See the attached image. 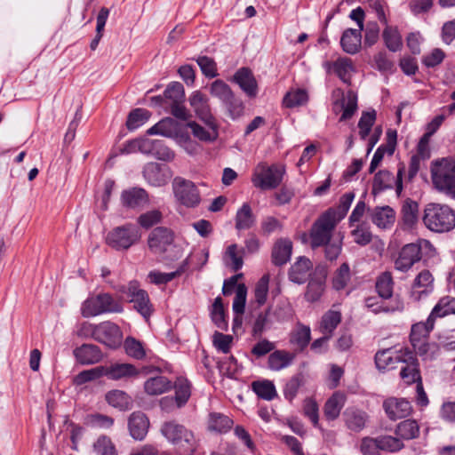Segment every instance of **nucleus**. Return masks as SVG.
<instances>
[{"label": "nucleus", "mask_w": 455, "mask_h": 455, "mask_svg": "<svg viewBox=\"0 0 455 455\" xmlns=\"http://www.w3.org/2000/svg\"><path fill=\"white\" fill-rule=\"evenodd\" d=\"M101 377H103L102 366H98L89 370H84L78 373L74 378V384L76 386H81L86 382L95 380Z\"/></svg>", "instance_id": "e2e57ef3"}, {"label": "nucleus", "mask_w": 455, "mask_h": 455, "mask_svg": "<svg viewBox=\"0 0 455 455\" xmlns=\"http://www.w3.org/2000/svg\"><path fill=\"white\" fill-rule=\"evenodd\" d=\"M243 249H238L237 244H230L225 252V259H229L230 262L228 264L232 267L234 271H237L242 268Z\"/></svg>", "instance_id": "13d9d810"}, {"label": "nucleus", "mask_w": 455, "mask_h": 455, "mask_svg": "<svg viewBox=\"0 0 455 455\" xmlns=\"http://www.w3.org/2000/svg\"><path fill=\"white\" fill-rule=\"evenodd\" d=\"M292 243L289 239L277 240L272 249V262L275 266H283L286 264L291 255Z\"/></svg>", "instance_id": "473e14b6"}, {"label": "nucleus", "mask_w": 455, "mask_h": 455, "mask_svg": "<svg viewBox=\"0 0 455 455\" xmlns=\"http://www.w3.org/2000/svg\"><path fill=\"white\" fill-rule=\"evenodd\" d=\"M432 250V243L426 239H419L416 243L405 244L395 260V269L401 272H407L415 263L421 259L423 251Z\"/></svg>", "instance_id": "39448f33"}, {"label": "nucleus", "mask_w": 455, "mask_h": 455, "mask_svg": "<svg viewBox=\"0 0 455 455\" xmlns=\"http://www.w3.org/2000/svg\"><path fill=\"white\" fill-rule=\"evenodd\" d=\"M233 80L239 85V87L248 97L254 98L257 96L258 84L250 68H239L235 73Z\"/></svg>", "instance_id": "a878e982"}, {"label": "nucleus", "mask_w": 455, "mask_h": 455, "mask_svg": "<svg viewBox=\"0 0 455 455\" xmlns=\"http://www.w3.org/2000/svg\"><path fill=\"white\" fill-rule=\"evenodd\" d=\"M235 221V226L237 230H246L254 226L256 218L248 204H243L242 207L238 209Z\"/></svg>", "instance_id": "58836bf2"}, {"label": "nucleus", "mask_w": 455, "mask_h": 455, "mask_svg": "<svg viewBox=\"0 0 455 455\" xmlns=\"http://www.w3.org/2000/svg\"><path fill=\"white\" fill-rule=\"evenodd\" d=\"M188 100L196 116L208 127L215 130L216 122L212 114L208 98L201 92L196 91L190 95Z\"/></svg>", "instance_id": "a211bd4d"}, {"label": "nucleus", "mask_w": 455, "mask_h": 455, "mask_svg": "<svg viewBox=\"0 0 455 455\" xmlns=\"http://www.w3.org/2000/svg\"><path fill=\"white\" fill-rule=\"evenodd\" d=\"M394 176L388 171H379L374 176L372 190L374 193L381 192L392 188Z\"/></svg>", "instance_id": "bf43d9fd"}, {"label": "nucleus", "mask_w": 455, "mask_h": 455, "mask_svg": "<svg viewBox=\"0 0 455 455\" xmlns=\"http://www.w3.org/2000/svg\"><path fill=\"white\" fill-rule=\"evenodd\" d=\"M455 314V298L445 296L439 299L432 309L430 315L434 320L437 317H444Z\"/></svg>", "instance_id": "a18cd8bd"}, {"label": "nucleus", "mask_w": 455, "mask_h": 455, "mask_svg": "<svg viewBox=\"0 0 455 455\" xmlns=\"http://www.w3.org/2000/svg\"><path fill=\"white\" fill-rule=\"evenodd\" d=\"M124 346L126 354L131 357L140 360L146 356V352L142 343L134 338H126Z\"/></svg>", "instance_id": "052dcab7"}, {"label": "nucleus", "mask_w": 455, "mask_h": 455, "mask_svg": "<svg viewBox=\"0 0 455 455\" xmlns=\"http://www.w3.org/2000/svg\"><path fill=\"white\" fill-rule=\"evenodd\" d=\"M435 289V279L429 270H422L413 280L410 291V298L413 301H420L427 298Z\"/></svg>", "instance_id": "2eb2a0df"}, {"label": "nucleus", "mask_w": 455, "mask_h": 455, "mask_svg": "<svg viewBox=\"0 0 455 455\" xmlns=\"http://www.w3.org/2000/svg\"><path fill=\"white\" fill-rule=\"evenodd\" d=\"M346 395L341 392H335L324 404V416L328 420L336 419L345 405Z\"/></svg>", "instance_id": "c9c22d12"}, {"label": "nucleus", "mask_w": 455, "mask_h": 455, "mask_svg": "<svg viewBox=\"0 0 455 455\" xmlns=\"http://www.w3.org/2000/svg\"><path fill=\"white\" fill-rule=\"evenodd\" d=\"M212 319L218 328L225 330L227 322L225 320L224 307L220 297L215 299L211 312Z\"/></svg>", "instance_id": "69168bd1"}, {"label": "nucleus", "mask_w": 455, "mask_h": 455, "mask_svg": "<svg viewBox=\"0 0 455 455\" xmlns=\"http://www.w3.org/2000/svg\"><path fill=\"white\" fill-rule=\"evenodd\" d=\"M142 173L147 182L153 187H163L172 177V172L169 166L153 162L144 166Z\"/></svg>", "instance_id": "f3484780"}, {"label": "nucleus", "mask_w": 455, "mask_h": 455, "mask_svg": "<svg viewBox=\"0 0 455 455\" xmlns=\"http://www.w3.org/2000/svg\"><path fill=\"white\" fill-rule=\"evenodd\" d=\"M362 31L355 28L346 29L340 38L342 50L348 54H355L359 52L362 44Z\"/></svg>", "instance_id": "2f4dec72"}, {"label": "nucleus", "mask_w": 455, "mask_h": 455, "mask_svg": "<svg viewBox=\"0 0 455 455\" xmlns=\"http://www.w3.org/2000/svg\"><path fill=\"white\" fill-rule=\"evenodd\" d=\"M284 170L282 166L264 163L259 164L252 174L251 181L256 188L263 190L277 188L283 180Z\"/></svg>", "instance_id": "423d86ee"}, {"label": "nucleus", "mask_w": 455, "mask_h": 455, "mask_svg": "<svg viewBox=\"0 0 455 455\" xmlns=\"http://www.w3.org/2000/svg\"><path fill=\"white\" fill-rule=\"evenodd\" d=\"M378 443L379 451L388 453L398 452L404 447L403 441L398 436L395 437L389 435H379Z\"/></svg>", "instance_id": "de8ad7c7"}, {"label": "nucleus", "mask_w": 455, "mask_h": 455, "mask_svg": "<svg viewBox=\"0 0 455 455\" xmlns=\"http://www.w3.org/2000/svg\"><path fill=\"white\" fill-rule=\"evenodd\" d=\"M223 104L228 116L232 119L235 120L243 116L244 110L243 103L240 99L236 98L234 93L232 94V97L228 98V100L224 101Z\"/></svg>", "instance_id": "774afa93"}, {"label": "nucleus", "mask_w": 455, "mask_h": 455, "mask_svg": "<svg viewBox=\"0 0 455 455\" xmlns=\"http://www.w3.org/2000/svg\"><path fill=\"white\" fill-rule=\"evenodd\" d=\"M128 427L131 435L134 439L142 440L146 436L149 427L148 419L141 411L132 412L129 417Z\"/></svg>", "instance_id": "cd10ccee"}, {"label": "nucleus", "mask_w": 455, "mask_h": 455, "mask_svg": "<svg viewBox=\"0 0 455 455\" xmlns=\"http://www.w3.org/2000/svg\"><path fill=\"white\" fill-rule=\"evenodd\" d=\"M422 221L431 232H450L455 228V210L445 204L429 203L425 206Z\"/></svg>", "instance_id": "f257e3e1"}, {"label": "nucleus", "mask_w": 455, "mask_h": 455, "mask_svg": "<svg viewBox=\"0 0 455 455\" xmlns=\"http://www.w3.org/2000/svg\"><path fill=\"white\" fill-rule=\"evenodd\" d=\"M409 349H392L387 348L379 351L375 355V364L379 370L395 369L403 362Z\"/></svg>", "instance_id": "412c9836"}, {"label": "nucleus", "mask_w": 455, "mask_h": 455, "mask_svg": "<svg viewBox=\"0 0 455 455\" xmlns=\"http://www.w3.org/2000/svg\"><path fill=\"white\" fill-rule=\"evenodd\" d=\"M162 435L172 443L180 455H192L196 449L194 434L175 421H168L161 427Z\"/></svg>", "instance_id": "7ed1b4c3"}, {"label": "nucleus", "mask_w": 455, "mask_h": 455, "mask_svg": "<svg viewBox=\"0 0 455 455\" xmlns=\"http://www.w3.org/2000/svg\"><path fill=\"white\" fill-rule=\"evenodd\" d=\"M308 100V95L304 89H295L288 92L283 97V105L286 108H295L304 105Z\"/></svg>", "instance_id": "09e8293b"}, {"label": "nucleus", "mask_w": 455, "mask_h": 455, "mask_svg": "<svg viewBox=\"0 0 455 455\" xmlns=\"http://www.w3.org/2000/svg\"><path fill=\"white\" fill-rule=\"evenodd\" d=\"M341 322V314L337 310H329L323 316L320 323V331L323 335L331 337L334 330Z\"/></svg>", "instance_id": "ea45409f"}, {"label": "nucleus", "mask_w": 455, "mask_h": 455, "mask_svg": "<svg viewBox=\"0 0 455 455\" xmlns=\"http://www.w3.org/2000/svg\"><path fill=\"white\" fill-rule=\"evenodd\" d=\"M345 427L352 433H361L370 423V415L365 411L349 406L342 413Z\"/></svg>", "instance_id": "dca6fc26"}, {"label": "nucleus", "mask_w": 455, "mask_h": 455, "mask_svg": "<svg viewBox=\"0 0 455 455\" xmlns=\"http://www.w3.org/2000/svg\"><path fill=\"white\" fill-rule=\"evenodd\" d=\"M84 423L86 426L92 428H110L114 424L113 418L100 414V413H92L86 416L84 419Z\"/></svg>", "instance_id": "5fc2aeb1"}, {"label": "nucleus", "mask_w": 455, "mask_h": 455, "mask_svg": "<svg viewBox=\"0 0 455 455\" xmlns=\"http://www.w3.org/2000/svg\"><path fill=\"white\" fill-rule=\"evenodd\" d=\"M312 267V262L307 258L299 257L290 268V280L299 284L304 283L309 276Z\"/></svg>", "instance_id": "7c9ffc66"}, {"label": "nucleus", "mask_w": 455, "mask_h": 455, "mask_svg": "<svg viewBox=\"0 0 455 455\" xmlns=\"http://www.w3.org/2000/svg\"><path fill=\"white\" fill-rule=\"evenodd\" d=\"M351 278L350 268L348 264L343 263L341 266L336 270L333 278H332V286L335 290L340 291L343 290L347 283H349Z\"/></svg>", "instance_id": "4d7b16f0"}, {"label": "nucleus", "mask_w": 455, "mask_h": 455, "mask_svg": "<svg viewBox=\"0 0 455 455\" xmlns=\"http://www.w3.org/2000/svg\"><path fill=\"white\" fill-rule=\"evenodd\" d=\"M74 355L76 361L84 365L97 363L103 357L100 347L93 344H84L76 347L74 350Z\"/></svg>", "instance_id": "bb28decb"}, {"label": "nucleus", "mask_w": 455, "mask_h": 455, "mask_svg": "<svg viewBox=\"0 0 455 455\" xmlns=\"http://www.w3.org/2000/svg\"><path fill=\"white\" fill-rule=\"evenodd\" d=\"M123 311L122 303L106 292L87 298L81 306V314L86 318L106 313H122Z\"/></svg>", "instance_id": "20e7f679"}, {"label": "nucleus", "mask_w": 455, "mask_h": 455, "mask_svg": "<svg viewBox=\"0 0 455 455\" xmlns=\"http://www.w3.org/2000/svg\"><path fill=\"white\" fill-rule=\"evenodd\" d=\"M332 111L335 114L342 113L339 122L350 119L357 109V95L353 91L345 93L341 89H336L332 92Z\"/></svg>", "instance_id": "9b49d317"}, {"label": "nucleus", "mask_w": 455, "mask_h": 455, "mask_svg": "<svg viewBox=\"0 0 455 455\" xmlns=\"http://www.w3.org/2000/svg\"><path fill=\"white\" fill-rule=\"evenodd\" d=\"M94 340L104 344L109 348H116L122 343L123 332L115 323L104 321L97 324Z\"/></svg>", "instance_id": "ddd939ff"}, {"label": "nucleus", "mask_w": 455, "mask_h": 455, "mask_svg": "<svg viewBox=\"0 0 455 455\" xmlns=\"http://www.w3.org/2000/svg\"><path fill=\"white\" fill-rule=\"evenodd\" d=\"M121 202L126 208L140 209L149 204V196L144 188L134 187L122 192Z\"/></svg>", "instance_id": "b1692460"}, {"label": "nucleus", "mask_w": 455, "mask_h": 455, "mask_svg": "<svg viewBox=\"0 0 455 455\" xmlns=\"http://www.w3.org/2000/svg\"><path fill=\"white\" fill-rule=\"evenodd\" d=\"M251 386L256 395L264 400L270 401L276 396L275 385L269 380L254 381Z\"/></svg>", "instance_id": "603ef678"}, {"label": "nucleus", "mask_w": 455, "mask_h": 455, "mask_svg": "<svg viewBox=\"0 0 455 455\" xmlns=\"http://www.w3.org/2000/svg\"><path fill=\"white\" fill-rule=\"evenodd\" d=\"M247 297V287L244 283H239L235 290V296L233 301V311L235 315H242L244 313Z\"/></svg>", "instance_id": "680f3d73"}, {"label": "nucleus", "mask_w": 455, "mask_h": 455, "mask_svg": "<svg viewBox=\"0 0 455 455\" xmlns=\"http://www.w3.org/2000/svg\"><path fill=\"white\" fill-rule=\"evenodd\" d=\"M177 131L176 122L170 117L164 118L157 124L150 127L147 133L148 135H162L164 137H172Z\"/></svg>", "instance_id": "37998d69"}, {"label": "nucleus", "mask_w": 455, "mask_h": 455, "mask_svg": "<svg viewBox=\"0 0 455 455\" xmlns=\"http://www.w3.org/2000/svg\"><path fill=\"white\" fill-rule=\"evenodd\" d=\"M394 282L389 272L382 273L376 281V290L379 297L384 299L392 298Z\"/></svg>", "instance_id": "49530a36"}, {"label": "nucleus", "mask_w": 455, "mask_h": 455, "mask_svg": "<svg viewBox=\"0 0 455 455\" xmlns=\"http://www.w3.org/2000/svg\"><path fill=\"white\" fill-rule=\"evenodd\" d=\"M354 198V193H346L340 197L337 209L331 208L326 212H332L334 220L339 223L347 215Z\"/></svg>", "instance_id": "864d4df0"}, {"label": "nucleus", "mask_w": 455, "mask_h": 455, "mask_svg": "<svg viewBox=\"0 0 455 455\" xmlns=\"http://www.w3.org/2000/svg\"><path fill=\"white\" fill-rule=\"evenodd\" d=\"M400 377L408 385L422 381L419 361L411 350H408L406 356L400 363Z\"/></svg>", "instance_id": "aec40b11"}, {"label": "nucleus", "mask_w": 455, "mask_h": 455, "mask_svg": "<svg viewBox=\"0 0 455 455\" xmlns=\"http://www.w3.org/2000/svg\"><path fill=\"white\" fill-rule=\"evenodd\" d=\"M395 435L402 441L417 438L419 435V426L414 419L403 420L397 425Z\"/></svg>", "instance_id": "79ce46f5"}, {"label": "nucleus", "mask_w": 455, "mask_h": 455, "mask_svg": "<svg viewBox=\"0 0 455 455\" xmlns=\"http://www.w3.org/2000/svg\"><path fill=\"white\" fill-rule=\"evenodd\" d=\"M311 339V330L307 325L298 323L291 332L290 342L296 346L299 350L307 347Z\"/></svg>", "instance_id": "e433bc0d"}, {"label": "nucleus", "mask_w": 455, "mask_h": 455, "mask_svg": "<svg viewBox=\"0 0 455 455\" xmlns=\"http://www.w3.org/2000/svg\"><path fill=\"white\" fill-rule=\"evenodd\" d=\"M332 216V212H325L312 226L310 238L313 248L323 246L331 240L332 231L338 224Z\"/></svg>", "instance_id": "6e6552de"}, {"label": "nucleus", "mask_w": 455, "mask_h": 455, "mask_svg": "<svg viewBox=\"0 0 455 455\" xmlns=\"http://www.w3.org/2000/svg\"><path fill=\"white\" fill-rule=\"evenodd\" d=\"M102 371L103 376L111 380L127 379L140 374V371L133 364L127 363H112L102 365Z\"/></svg>", "instance_id": "4be33fe9"}, {"label": "nucleus", "mask_w": 455, "mask_h": 455, "mask_svg": "<svg viewBox=\"0 0 455 455\" xmlns=\"http://www.w3.org/2000/svg\"><path fill=\"white\" fill-rule=\"evenodd\" d=\"M323 66L328 73L333 72L345 84L350 83L351 74L355 69L351 59L339 57L335 61L323 62Z\"/></svg>", "instance_id": "393cba45"}, {"label": "nucleus", "mask_w": 455, "mask_h": 455, "mask_svg": "<svg viewBox=\"0 0 455 455\" xmlns=\"http://www.w3.org/2000/svg\"><path fill=\"white\" fill-rule=\"evenodd\" d=\"M150 117L148 110L144 108H135L128 116L126 121L127 129L130 131L136 130L143 125Z\"/></svg>", "instance_id": "3c124183"}, {"label": "nucleus", "mask_w": 455, "mask_h": 455, "mask_svg": "<svg viewBox=\"0 0 455 455\" xmlns=\"http://www.w3.org/2000/svg\"><path fill=\"white\" fill-rule=\"evenodd\" d=\"M139 228L132 224H125L112 229L107 235V243L116 250H127L140 239Z\"/></svg>", "instance_id": "0eeeda50"}, {"label": "nucleus", "mask_w": 455, "mask_h": 455, "mask_svg": "<svg viewBox=\"0 0 455 455\" xmlns=\"http://www.w3.org/2000/svg\"><path fill=\"white\" fill-rule=\"evenodd\" d=\"M382 36L387 48L391 52H397L403 46L402 36L396 27L385 25Z\"/></svg>", "instance_id": "c03bdc74"}, {"label": "nucleus", "mask_w": 455, "mask_h": 455, "mask_svg": "<svg viewBox=\"0 0 455 455\" xmlns=\"http://www.w3.org/2000/svg\"><path fill=\"white\" fill-rule=\"evenodd\" d=\"M107 403L120 411L129 410L132 406V398L122 390L114 389L106 394Z\"/></svg>", "instance_id": "4c0bfd02"}, {"label": "nucleus", "mask_w": 455, "mask_h": 455, "mask_svg": "<svg viewBox=\"0 0 455 455\" xmlns=\"http://www.w3.org/2000/svg\"><path fill=\"white\" fill-rule=\"evenodd\" d=\"M233 426V420L227 415L220 412H212L209 415L208 429L218 433H226Z\"/></svg>", "instance_id": "a19ab883"}, {"label": "nucleus", "mask_w": 455, "mask_h": 455, "mask_svg": "<svg viewBox=\"0 0 455 455\" xmlns=\"http://www.w3.org/2000/svg\"><path fill=\"white\" fill-rule=\"evenodd\" d=\"M172 387V383L165 376H156L148 379L144 383V390L148 395H159Z\"/></svg>", "instance_id": "f704fd0d"}, {"label": "nucleus", "mask_w": 455, "mask_h": 455, "mask_svg": "<svg viewBox=\"0 0 455 455\" xmlns=\"http://www.w3.org/2000/svg\"><path fill=\"white\" fill-rule=\"evenodd\" d=\"M383 409L392 420L405 418L411 412V403L404 398L389 397L383 402Z\"/></svg>", "instance_id": "5701e85b"}, {"label": "nucleus", "mask_w": 455, "mask_h": 455, "mask_svg": "<svg viewBox=\"0 0 455 455\" xmlns=\"http://www.w3.org/2000/svg\"><path fill=\"white\" fill-rule=\"evenodd\" d=\"M419 204L412 201L407 200L402 207L401 228L403 230H411L415 228L419 220Z\"/></svg>", "instance_id": "72a5a7b5"}, {"label": "nucleus", "mask_w": 455, "mask_h": 455, "mask_svg": "<svg viewBox=\"0 0 455 455\" xmlns=\"http://www.w3.org/2000/svg\"><path fill=\"white\" fill-rule=\"evenodd\" d=\"M118 291L126 294L129 302L133 303L134 308L146 319L152 314V305L148 292L140 288L137 281H131L127 285H122Z\"/></svg>", "instance_id": "1a4fd4ad"}, {"label": "nucleus", "mask_w": 455, "mask_h": 455, "mask_svg": "<svg viewBox=\"0 0 455 455\" xmlns=\"http://www.w3.org/2000/svg\"><path fill=\"white\" fill-rule=\"evenodd\" d=\"M173 387L175 389L174 397L165 396L160 401L162 409L167 411H172L174 406L177 409L183 407L191 395V385L189 381L183 377L176 379Z\"/></svg>", "instance_id": "f8f14e48"}, {"label": "nucleus", "mask_w": 455, "mask_h": 455, "mask_svg": "<svg viewBox=\"0 0 455 455\" xmlns=\"http://www.w3.org/2000/svg\"><path fill=\"white\" fill-rule=\"evenodd\" d=\"M174 235L172 230L166 228H155L148 236V244L150 251L155 254H163L173 243Z\"/></svg>", "instance_id": "6ab92c4d"}, {"label": "nucleus", "mask_w": 455, "mask_h": 455, "mask_svg": "<svg viewBox=\"0 0 455 455\" xmlns=\"http://www.w3.org/2000/svg\"><path fill=\"white\" fill-rule=\"evenodd\" d=\"M295 359V354L287 350H274L267 358V367L271 371H279L291 366Z\"/></svg>", "instance_id": "c756f323"}, {"label": "nucleus", "mask_w": 455, "mask_h": 455, "mask_svg": "<svg viewBox=\"0 0 455 455\" xmlns=\"http://www.w3.org/2000/svg\"><path fill=\"white\" fill-rule=\"evenodd\" d=\"M371 220L379 228H389L395 223V212L387 205L375 207L371 211Z\"/></svg>", "instance_id": "c85d7f7f"}, {"label": "nucleus", "mask_w": 455, "mask_h": 455, "mask_svg": "<svg viewBox=\"0 0 455 455\" xmlns=\"http://www.w3.org/2000/svg\"><path fill=\"white\" fill-rule=\"evenodd\" d=\"M435 320L429 315L426 322H419L412 325L410 340L414 349L419 354L424 355L427 351L428 344L426 342L427 336L433 330Z\"/></svg>", "instance_id": "4468645a"}, {"label": "nucleus", "mask_w": 455, "mask_h": 455, "mask_svg": "<svg viewBox=\"0 0 455 455\" xmlns=\"http://www.w3.org/2000/svg\"><path fill=\"white\" fill-rule=\"evenodd\" d=\"M324 277L312 278L307 287L305 298L309 302L317 301L324 291Z\"/></svg>", "instance_id": "8fccbe9b"}, {"label": "nucleus", "mask_w": 455, "mask_h": 455, "mask_svg": "<svg viewBox=\"0 0 455 455\" xmlns=\"http://www.w3.org/2000/svg\"><path fill=\"white\" fill-rule=\"evenodd\" d=\"M376 120V112L374 110L370 112H363L359 122V135L362 140H365L369 135L372 125Z\"/></svg>", "instance_id": "0e129e2a"}, {"label": "nucleus", "mask_w": 455, "mask_h": 455, "mask_svg": "<svg viewBox=\"0 0 455 455\" xmlns=\"http://www.w3.org/2000/svg\"><path fill=\"white\" fill-rule=\"evenodd\" d=\"M269 275H264L257 283L254 290V300L259 307L265 304L268 293Z\"/></svg>", "instance_id": "338daca9"}, {"label": "nucleus", "mask_w": 455, "mask_h": 455, "mask_svg": "<svg viewBox=\"0 0 455 455\" xmlns=\"http://www.w3.org/2000/svg\"><path fill=\"white\" fill-rule=\"evenodd\" d=\"M210 93L212 97L219 99L222 103L232 97L234 93L230 86L222 80H215L210 86Z\"/></svg>", "instance_id": "6e6d98bb"}, {"label": "nucleus", "mask_w": 455, "mask_h": 455, "mask_svg": "<svg viewBox=\"0 0 455 455\" xmlns=\"http://www.w3.org/2000/svg\"><path fill=\"white\" fill-rule=\"evenodd\" d=\"M172 190L176 200L187 207H196L200 203V193L191 180L181 177L174 178Z\"/></svg>", "instance_id": "9d476101"}, {"label": "nucleus", "mask_w": 455, "mask_h": 455, "mask_svg": "<svg viewBox=\"0 0 455 455\" xmlns=\"http://www.w3.org/2000/svg\"><path fill=\"white\" fill-rule=\"evenodd\" d=\"M430 172L434 187L455 200V159L443 157L433 161Z\"/></svg>", "instance_id": "f03ea898"}]
</instances>
